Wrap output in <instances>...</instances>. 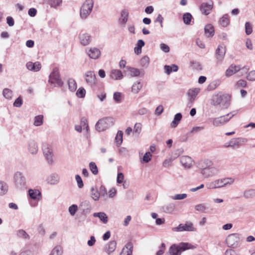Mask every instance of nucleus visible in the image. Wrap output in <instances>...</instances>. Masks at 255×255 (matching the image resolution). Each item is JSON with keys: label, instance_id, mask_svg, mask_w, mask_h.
<instances>
[{"label": "nucleus", "instance_id": "63", "mask_svg": "<svg viewBox=\"0 0 255 255\" xmlns=\"http://www.w3.org/2000/svg\"><path fill=\"white\" fill-rule=\"evenodd\" d=\"M114 99L117 103H120L122 101L121 93L119 92H116L114 94Z\"/></svg>", "mask_w": 255, "mask_h": 255}, {"label": "nucleus", "instance_id": "24", "mask_svg": "<svg viewBox=\"0 0 255 255\" xmlns=\"http://www.w3.org/2000/svg\"><path fill=\"white\" fill-rule=\"evenodd\" d=\"M93 216L94 217L99 218L101 221L104 224H107L108 221V216L104 212L94 213L93 214Z\"/></svg>", "mask_w": 255, "mask_h": 255}, {"label": "nucleus", "instance_id": "64", "mask_svg": "<svg viewBox=\"0 0 255 255\" xmlns=\"http://www.w3.org/2000/svg\"><path fill=\"white\" fill-rule=\"evenodd\" d=\"M99 193H100V196H105L107 194V190L104 186H101V187H100Z\"/></svg>", "mask_w": 255, "mask_h": 255}, {"label": "nucleus", "instance_id": "35", "mask_svg": "<svg viewBox=\"0 0 255 255\" xmlns=\"http://www.w3.org/2000/svg\"><path fill=\"white\" fill-rule=\"evenodd\" d=\"M91 197L95 201H97L99 199L100 193H99V191L96 188L94 187H91Z\"/></svg>", "mask_w": 255, "mask_h": 255}, {"label": "nucleus", "instance_id": "47", "mask_svg": "<svg viewBox=\"0 0 255 255\" xmlns=\"http://www.w3.org/2000/svg\"><path fill=\"white\" fill-rule=\"evenodd\" d=\"M86 91L83 87H80L76 92L77 97L80 98H84L85 96Z\"/></svg>", "mask_w": 255, "mask_h": 255}, {"label": "nucleus", "instance_id": "54", "mask_svg": "<svg viewBox=\"0 0 255 255\" xmlns=\"http://www.w3.org/2000/svg\"><path fill=\"white\" fill-rule=\"evenodd\" d=\"M247 79L249 81H255V70H253L248 73L247 76Z\"/></svg>", "mask_w": 255, "mask_h": 255}, {"label": "nucleus", "instance_id": "32", "mask_svg": "<svg viewBox=\"0 0 255 255\" xmlns=\"http://www.w3.org/2000/svg\"><path fill=\"white\" fill-rule=\"evenodd\" d=\"M47 180L48 183L50 184H55L59 181L58 176L55 174H51L48 177Z\"/></svg>", "mask_w": 255, "mask_h": 255}, {"label": "nucleus", "instance_id": "1", "mask_svg": "<svg viewBox=\"0 0 255 255\" xmlns=\"http://www.w3.org/2000/svg\"><path fill=\"white\" fill-rule=\"evenodd\" d=\"M231 102V96L222 92L216 93L212 96L211 104L214 106H220L223 109H227Z\"/></svg>", "mask_w": 255, "mask_h": 255}, {"label": "nucleus", "instance_id": "52", "mask_svg": "<svg viewBox=\"0 0 255 255\" xmlns=\"http://www.w3.org/2000/svg\"><path fill=\"white\" fill-rule=\"evenodd\" d=\"M17 235L20 238L27 239L29 237L28 235L23 230H19L17 232Z\"/></svg>", "mask_w": 255, "mask_h": 255}, {"label": "nucleus", "instance_id": "14", "mask_svg": "<svg viewBox=\"0 0 255 255\" xmlns=\"http://www.w3.org/2000/svg\"><path fill=\"white\" fill-rule=\"evenodd\" d=\"M26 66L27 69L34 72H37L39 71L41 68V64L38 62L34 63L28 62L26 63Z\"/></svg>", "mask_w": 255, "mask_h": 255}, {"label": "nucleus", "instance_id": "15", "mask_svg": "<svg viewBox=\"0 0 255 255\" xmlns=\"http://www.w3.org/2000/svg\"><path fill=\"white\" fill-rule=\"evenodd\" d=\"M180 162L185 168H189L192 165L193 161L188 156H182L180 157Z\"/></svg>", "mask_w": 255, "mask_h": 255}, {"label": "nucleus", "instance_id": "29", "mask_svg": "<svg viewBox=\"0 0 255 255\" xmlns=\"http://www.w3.org/2000/svg\"><path fill=\"white\" fill-rule=\"evenodd\" d=\"M208 185V188L210 189H214L223 187L221 179L216 180L209 183Z\"/></svg>", "mask_w": 255, "mask_h": 255}, {"label": "nucleus", "instance_id": "49", "mask_svg": "<svg viewBox=\"0 0 255 255\" xmlns=\"http://www.w3.org/2000/svg\"><path fill=\"white\" fill-rule=\"evenodd\" d=\"M6 185L2 182L0 181V195H4L7 191Z\"/></svg>", "mask_w": 255, "mask_h": 255}, {"label": "nucleus", "instance_id": "62", "mask_svg": "<svg viewBox=\"0 0 255 255\" xmlns=\"http://www.w3.org/2000/svg\"><path fill=\"white\" fill-rule=\"evenodd\" d=\"M141 129V125L140 123H136L134 126L133 132L138 134L140 132Z\"/></svg>", "mask_w": 255, "mask_h": 255}, {"label": "nucleus", "instance_id": "51", "mask_svg": "<svg viewBox=\"0 0 255 255\" xmlns=\"http://www.w3.org/2000/svg\"><path fill=\"white\" fill-rule=\"evenodd\" d=\"M246 33L247 35L252 33L253 31L252 25L249 22H247L245 24Z\"/></svg>", "mask_w": 255, "mask_h": 255}, {"label": "nucleus", "instance_id": "22", "mask_svg": "<svg viewBox=\"0 0 255 255\" xmlns=\"http://www.w3.org/2000/svg\"><path fill=\"white\" fill-rule=\"evenodd\" d=\"M91 40V36L87 33L83 34L80 37V42L84 46L88 45Z\"/></svg>", "mask_w": 255, "mask_h": 255}, {"label": "nucleus", "instance_id": "25", "mask_svg": "<svg viewBox=\"0 0 255 255\" xmlns=\"http://www.w3.org/2000/svg\"><path fill=\"white\" fill-rule=\"evenodd\" d=\"M213 164L212 161L209 159H205L203 161H201L199 164V167L201 169H203L204 168H209L211 167Z\"/></svg>", "mask_w": 255, "mask_h": 255}, {"label": "nucleus", "instance_id": "48", "mask_svg": "<svg viewBox=\"0 0 255 255\" xmlns=\"http://www.w3.org/2000/svg\"><path fill=\"white\" fill-rule=\"evenodd\" d=\"M221 180L223 187L227 184H232L234 182V179L232 178H225L221 179Z\"/></svg>", "mask_w": 255, "mask_h": 255}, {"label": "nucleus", "instance_id": "39", "mask_svg": "<svg viewBox=\"0 0 255 255\" xmlns=\"http://www.w3.org/2000/svg\"><path fill=\"white\" fill-rule=\"evenodd\" d=\"M30 197L33 199H37L38 196H41V193L39 190L29 189L28 191Z\"/></svg>", "mask_w": 255, "mask_h": 255}, {"label": "nucleus", "instance_id": "42", "mask_svg": "<svg viewBox=\"0 0 255 255\" xmlns=\"http://www.w3.org/2000/svg\"><path fill=\"white\" fill-rule=\"evenodd\" d=\"M43 115H38L34 118V125L35 126H40L43 124Z\"/></svg>", "mask_w": 255, "mask_h": 255}, {"label": "nucleus", "instance_id": "44", "mask_svg": "<svg viewBox=\"0 0 255 255\" xmlns=\"http://www.w3.org/2000/svg\"><path fill=\"white\" fill-rule=\"evenodd\" d=\"M89 167L91 172L94 175H97L98 173V167L95 162H91L89 163Z\"/></svg>", "mask_w": 255, "mask_h": 255}, {"label": "nucleus", "instance_id": "19", "mask_svg": "<svg viewBox=\"0 0 255 255\" xmlns=\"http://www.w3.org/2000/svg\"><path fill=\"white\" fill-rule=\"evenodd\" d=\"M133 246L131 243H128L125 248H124L120 255H132Z\"/></svg>", "mask_w": 255, "mask_h": 255}, {"label": "nucleus", "instance_id": "11", "mask_svg": "<svg viewBox=\"0 0 255 255\" xmlns=\"http://www.w3.org/2000/svg\"><path fill=\"white\" fill-rule=\"evenodd\" d=\"M213 7V2L211 1L210 3L206 2L202 3L200 5V10L202 13L205 15L209 14Z\"/></svg>", "mask_w": 255, "mask_h": 255}, {"label": "nucleus", "instance_id": "2", "mask_svg": "<svg viewBox=\"0 0 255 255\" xmlns=\"http://www.w3.org/2000/svg\"><path fill=\"white\" fill-rule=\"evenodd\" d=\"M192 248L191 245L188 243H181L179 245H172L169 249L170 255H180L182 252Z\"/></svg>", "mask_w": 255, "mask_h": 255}, {"label": "nucleus", "instance_id": "18", "mask_svg": "<svg viewBox=\"0 0 255 255\" xmlns=\"http://www.w3.org/2000/svg\"><path fill=\"white\" fill-rule=\"evenodd\" d=\"M87 53L91 58L96 59L100 56L101 51L99 49H89Z\"/></svg>", "mask_w": 255, "mask_h": 255}, {"label": "nucleus", "instance_id": "56", "mask_svg": "<svg viewBox=\"0 0 255 255\" xmlns=\"http://www.w3.org/2000/svg\"><path fill=\"white\" fill-rule=\"evenodd\" d=\"M75 179L77 181L78 187L79 188H83L84 186V184L81 177L79 175H76L75 176Z\"/></svg>", "mask_w": 255, "mask_h": 255}, {"label": "nucleus", "instance_id": "4", "mask_svg": "<svg viewBox=\"0 0 255 255\" xmlns=\"http://www.w3.org/2000/svg\"><path fill=\"white\" fill-rule=\"evenodd\" d=\"M48 82L53 84L54 86L62 87L63 82L60 78V76L58 68L55 67L49 76Z\"/></svg>", "mask_w": 255, "mask_h": 255}, {"label": "nucleus", "instance_id": "13", "mask_svg": "<svg viewBox=\"0 0 255 255\" xmlns=\"http://www.w3.org/2000/svg\"><path fill=\"white\" fill-rule=\"evenodd\" d=\"M85 80L87 84L92 85L95 84L96 76L94 72L89 71L85 73Z\"/></svg>", "mask_w": 255, "mask_h": 255}, {"label": "nucleus", "instance_id": "46", "mask_svg": "<svg viewBox=\"0 0 255 255\" xmlns=\"http://www.w3.org/2000/svg\"><path fill=\"white\" fill-rule=\"evenodd\" d=\"M187 197V195L185 193L183 194H177L174 196H171V198L175 200H179L186 198Z\"/></svg>", "mask_w": 255, "mask_h": 255}, {"label": "nucleus", "instance_id": "34", "mask_svg": "<svg viewBox=\"0 0 255 255\" xmlns=\"http://www.w3.org/2000/svg\"><path fill=\"white\" fill-rule=\"evenodd\" d=\"M142 85L140 82H137L133 84L131 87V92L134 94H137L141 89Z\"/></svg>", "mask_w": 255, "mask_h": 255}, {"label": "nucleus", "instance_id": "20", "mask_svg": "<svg viewBox=\"0 0 255 255\" xmlns=\"http://www.w3.org/2000/svg\"><path fill=\"white\" fill-rule=\"evenodd\" d=\"M117 243L115 241H112L106 245L105 247V251L110 254L113 253L116 249Z\"/></svg>", "mask_w": 255, "mask_h": 255}, {"label": "nucleus", "instance_id": "40", "mask_svg": "<svg viewBox=\"0 0 255 255\" xmlns=\"http://www.w3.org/2000/svg\"><path fill=\"white\" fill-rule=\"evenodd\" d=\"M123 131L121 130H119L115 137V141L117 143V145L118 146L121 145V144L123 142Z\"/></svg>", "mask_w": 255, "mask_h": 255}, {"label": "nucleus", "instance_id": "26", "mask_svg": "<svg viewBox=\"0 0 255 255\" xmlns=\"http://www.w3.org/2000/svg\"><path fill=\"white\" fill-rule=\"evenodd\" d=\"M226 53V49H216L215 54L218 61H222Z\"/></svg>", "mask_w": 255, "mask_h": 255}, {"label": "nucleus", "instance_id": "33", "mask_svg": "<svg viewBox=\"0 0 255 255\" xmlns=\"http://www.w3.org/2000/svg\"><path fill=\"white\" fill-rule=\"evenodd\" d=\"M164 212L167 213H172L175 209V205L173 203H169L162 207Z\"/></svg>", "mask_w": 255, "mask_h": 255}, {"label": "nucleus", "instance_id": "8", "mask_svg": "<svg viewBox=\"0 0 255 255\" xmlns=\"http://www.w3.org/2000/svg\"><path fill=\"white\" fill-rule=\"evenodd\" d=\"M239 235L237 233L232 234L228 236L226 239V243L230 248H237L239 244Z\"/></svg>", "mask_w": 255, "mask_h": 255}, {"label": "nucleus", "instance_id": "60", "mask_svg": "<svg viewBox=\"0 0 255 255\" xmlns=\"http://www.w3.org/2000/svg\"><path fill=\"white\" fill-rule=\"evenodd\" d=\"M22 104V100L20 97L17 98L13 103V106L15 107H20Z\"/></svg>", "mask_w": 255, "mask_h": 255}, {"label": "nucleus", "instance_id": "12", "mask_svg": "<svg viewBox=\"0 0 255 255\" xmlns=\"http://www.w3.org/2000/svg\"><path fill=\"white\" fill-rule=\"evenodd\" d=\"M44 155L48 163L53 162V151L51 147H46L43 149Z\"/></svg>", "mask_w": 255, "mask_h": 255}, {"label": "nucleus", "instance_id": "61", "mask_svg": "<svg viewBox=\"0 0 255 255\" xmlns=\"http://www.w3.org/2000/svg\"><path fill=\"white\" fill-rule=\"evenodd\" d=\"M195 208L196 210L200 212H204L206 209V207L204 204H200L195 206Z\"/></svg>", "mask_w": 255, "mask_h": 255}, {"label": "nucleus", "instance_id": "37", "mask_svg": "<svg viewBox=\"0 0 255 255\" xmlns=\"http://www.w3.org/2000/svg\"><path fill=\"white\" fill-rule=\"evenodd\" d=\"M69 89L71 92H74L77 89V84L75 80L72 78L68 81Z\"/></svg>", "mask_w": 255, "mask_h": 255}, {"label": "nucleus", "instance_id": "59", "mask_svg": "<svg viewBox=\"0 0 255 255\" xmlns=\"http://www.w3.org/2000/svg\"><path fill=\"white\" fill-rule=\"evenodd\" d=\"M77 206L76 205H72L69 208V212L72 216H74L77 210Z\"/></svg>", "mask_w": 255, "mask_h": 255}, {"label": "nucleus", "instance_id": "55", "mask_svg": "<svg viewBox=\"0 0 255 255\" xmlns=\"http://www.w3.org/2000/svg\"><path fill=\"white\" fill-rule=\"evenodd\" d=\"M151 156L152 155L149 152H146L143 156V162L145 163L148 162L151 160Z\"/></svg>", "mask_w": 255, "mask_h": 255}, {"label": "nucleus", "instance_id": "9", "mask_svg": "<svg viewBox=\"0 0 255 255\" xmlns=\"http://www.w3.org/2000/svg\"><path fill=\"white\" fill-rule=\"evenodd\" d=\"M14 180L15 185L18 188H22L26 184V179L20 172H16L14 175Z\"/></svg>", "mask_w": 255, "mask_h": 255}, {"label": "nucleus", "instance_id": "16", "mask_svg": "<svg viewBox=\"0 0 255 255\" xmlns=\"http://www.w3.org/2000/svg\"><path fill=\"white\" fill-rule=\"evenodd\" d=\"M216 169L215 167H210L201 170V173L206 177H209L215 175Z\"/></svg>", "mask_w": 255, "mask_h": 255}, {"label": "nucleus", "instance_id": "57", "mask_svg": "<svg viewBox=\"0 0 255 255\" xmlns=\"http://www.w3.org/2000/svg\"><path fill=\"white\" fill-rule=\"evenodd\" d=\"M130 74L132 76H137L140 74V71L138 69L131 68L129 70Z\"/></svg>", "mask_w": 255, "mask_h": 255}, {"label": "nucleus", "instance_id": "53", "mask_svg": "<svg viewBox=\"0 0 255 255\" xmlns=\"http://www.w3.org/2000/svg\"><path fill=\"white\" fill-rule=\"evenodd\" d=\"M190 63L191 66L192 67L193 69L197 70H200L202 69L201 65L199 62L197 61H192Z\"/></svg>", "mask_w": 255, "mask_h": 255}, {"label": "nucleus", "instance_id": "5", "mask_svg": "<svg viewBox=\"0 0 255 255\" xmlns=\"http://www.w3.org/2000/svg\"><path fill=\"white\" fill-rule=\"evenodd\" d=\"M231 112L225 116H220L218 118H215L213 119L212 124L215 127H220L224 125L228 122L232 117H233L236 113Z\"/></svg>", "mask_w": 255, "mask_h": 255}, {"label": "nucleus", "instance_id": "28", "mask_svg": "<svg viewBox=\"0 0 255 255\" xmlns=\"http://www.w3.org/2000/svg\"><path fill=\"white\" fill-rule=\"evenodd\" d=\"M182 118V115L181 113L176 114L174 116L173 121L171 123V127L174 128H176L180 123Z\"/></svg>", "mask_w": 255, "mask_h": 255}, {"label": "nucleus", "instance_id": "23", "mask_svg": "<svg viewBox=\"0 0 255 255\" xmlns=\"http://www.w3.org/2000/svg\"><path fill=\"white\" fill-rule=\"evenodd\" d=\"M28 150L33 154H36L38 150L36 143L34 140H30L28 143Z\"/></svg>", "mask_w": 255, "mask_h": 255}, {"label": "nucleus", "instance_id": "10", "mask_svg": "<svg viewBox=\"0 0 255 255\" xmlns=\"http://www.w3.org/2000/svg\"><path fill=\"white\" fill-rule=\"evenodd\" d=\"M241 69V65L232 64L230 65L228 68L226 70L225 75L227 77H230L236 73L239 72Z\"/></svg>", "mask_w": 255, "mask_h": 255}, {"label": "nucleus", "instance_id": "36", "mask_svg": "<svg viewBox=\"0 0 255 255\" xmlns=\"http://www.w3.org/2000/svg\"><path fill=\"white\" fill-rule=\"evenodd\" d=\"M244 197L246 199L255 197V189L246 190L244 192Z\"/></svg>", "mask_w": 255, "mask_h": 255}, {"label": "nucleus", "instance_id": "7", "mask_svg": "<svg viewBox=\"0 0 255 255\" xmlns=\"http://www.w3.org/2000/svg\"><path fill=\"white\" fill-rule=\"evenodd\" d=\"M172 231L176 232H194L196 231V229L194 227L191 222H188L184 224H180L177 227L172 228Z\"/></svg>", "mask_w": 255, "mask_h": 255}, {"label": "nucleus", "instance_id": "30", "mask_svg": "<svg viewBox=\"0 0 255 255\" xmlns=\"http://www.w3.org/2000/svg\"><path fill=\"white\" fill-rule=\"evenodd\" d=\"M205 33L208 37L212 36L214 34V28L211 24H207L205 27Z\"/></svg>", "mask_w": 255, "mask_h": 255}, {"label": "nucleus", "instance_id": "27", "mask_svg": "<svg viewBox=\"0 0 255 255\" xmlns=\"http://www.w3.org/2000/svg\"><path fill=\"white\" fill-rule=\"evenodd\" d=\"M63 247L61 245H57L52 250L49 255H63Z\"/></svg>", "mask_w": 255, "mask_h": 255}, {"label": "nucleus", "instance_id": "21", "mask_svg": "<svg viewBox=\"0 0 255 255\" xmlns=\"http://www.w3.org/2000/svg\"><path fill=\"white\" fill-rule=\"evenodd\" d=\"M200 92V89L198 88H195L193 89H190L189 90L188 92V95L189 97L190 101L191 102H193L198 94Z\"/></svg>", "mask_w": 255, "mask_h": 255}, {"label": "nucleus", "instance_id": "38", "mask_svg": "<svg viewBox=\"0 0 255 255\" xmlns=\"http://www.w3.org/2000/svg\"><path fill=\"white\" fill-rule=\"evenodd\" d=\"M128 16V12L126 10H124L121 12V16L120 18V21L122 24H125L127 20Z\"/></svg>", "mask_w": 255, "mask_h": 255}, {"label": "nucleus", "instance_id": "50", "mask_svg": "<svg viewBox=\"0 0 255 255\" xmlns=\"http://www.w3.org/2000/svg\"><path fill=\"white\" fill-rule=\"evenodd\" d=\"M3 95L6 99H10L12 97V91L9 89L5 88L3 90Z\"/></svg>", "mask_w": 255, "mask_h": 255}, {"label": "nucleus", "instance_id": "45", "mask_svg": "<svg viewBox=\"0 0 255 255\" xmlns=\"http://www.w3.org/2000/svg\"><path fill=\"white\" fill-rule=\"evenodd\" d=\"M220 84L219 81L216 80L212 82L208 86V89L210 91L215 90Z\"/></svg>", "mask_w": 255, "mask_h": 255}, {"label": "nucleus", "instance_id": "6", "mask_svg": "<svg viewBox=\"0 0 255 255\" xmlns=\"http://www.w3.org/2000/svg\"><path fill=\"white\" fill-rule=\"evenodd\" d=\"M94 5L93 0H86L82 4L80 9V16L86 18L91 13Z\"/></svg>", "mask_w": 255, "mask_h": 255}, {"label": "nucleus", "instance_id": "17", "mask_svg": "<svg viewBox=\"0 0 255 255\" xmlns=\"http://www.w3.org/2000/svg\"><path fill=\"white\" fill-rule=\"evenodd\" d=\"M110 77L111 79L117 80H121L123 78V75L120 70L114 69L111 71Z\"/></svg>", "mask_w": 255, "mask_h": 255}, {"label": "nucleus", "instance_id": "31", "mask_svg": "<svg viewBox=\"0 0 255 255\" xmlns=\"http://www.w3.org/2000/svg\"><path fill=\"white\" fill-rule=\"evenodd\" d=\"M230 22V18L228 14L224 15L219 20L220 24L223 27H226Z\"/></svg>", "mask_w": 255, "mask_h": 255}, {"label": "nucleus", "instance_id": "58", "mask_svg": "<svg viewBox=\"0 0 255 255\" xmlns=\"http://www.w3.org/2000/svg\"><path fill=\"white\" fill-rule=\"evenodd\" d=\"M48 2L51 6L56 7L62 2V0H49Z\"/></svg>", "mask_w": 255, "mask_h": 255}, {"label": "nucleus", "instance_id": "43", "mask_svg": "<svg viewBox=\"0 0 255 255\" xmlns=\"http://www.w3.org/2000/svg\"><path fill=\"white\" fill-rule=\"evenodd\" d=\"M192 18V15L188 12H187L183 15V19L185 24H189L191 22V19Z\"/></svg>", "mask_w": 255, "mask_h": 255}, {"label": "nucleus", "instance_id": "41", "mask_svg": "<svg viewBox=\"0 0 255 255\" xmlns=\"http://www.w3.org/2000/svg\"><path fill=\"white\" fill-rule=\"evenodd\" d=\"M183 152V149L182 148L177 149L174 150L171 153V159L173 161V160L177 158Z\"/></svg>", "mask_w": 255, "mask_h": 255}, {"label": "nucleus", "instance_id": "3", "mask_svg": "<svg viewBox=\"0 0 255 255\" xmlns=\"http://www.w3.org/2000/svg\"><path fill=\"white\" fill-rule=\"evenodd\" d=\"M114 124V120L112 118L106 117L99 120L96 124V129L103 131L112 126Z\"/></svg>", "mask_w": 255, "mask_h": 255}]
</instances>
